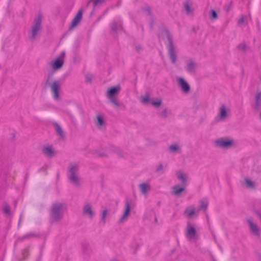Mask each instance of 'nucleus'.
I'll use <instances>...</instances> for the list:
<instances>
[{
    "instance_id": "f257e3e1",
    "label": "nucleus",
    "mask_w": 261,
    "mask_h": 261,
    "mask_svg": "<svg viewBox=\"0 0 261 261\" xmlns=\"http://www.w3.org/2000/svg\"><path fill=\"white\" fill-rule=\"evenodd\" d=\"M64 204L56 202L52 204L49 212V221L50 223H56L60 221L63 217V209Z\"/></svg>"
},
{
    "instance_id": "f03ea898",
    "label": "nucleus",
    "mask_w": 261,
    "mask_h": 261,
    "mask_svg": "<svg viewBox=\"0 0 261 261\" xmlns=\"http://www.w3.org/2000/svg\"><path fill=\"white\" fill-rule=\"evenodd\" d=\"M52 75H48L45 80V87H49L55 100H59L60 99V91L61 84L59 80H54L51 82Z\"/></svg>"
},
{
    "instance_id": "7ed1b4c3",
    "label": "nucleus",
    "mask_w": 261,
    "mask_h": 261,
    "mask_svg": "<svg viewBox=\"0 0 261 261\" xmlns=\"http://www.w3.org/2000/svg\"><path fill=\"white\" fill-rule=\"evenodd\" d=\"M79 166L76 164H71L67 171V177L71 182L76 186L80 185L79 179L77 176Z\"/></svg>"
},
{
    "instance_id": "20e7f679",
    "label": "nucleus",
    "mask_w": 261,
    "mask_h": 261,
    "mask_svg": "<svg viewBox=\"0 0 261 261\" xmlns=\"http://www.w3.org/2000/svg\"><path fill=\"white\" fill-rule=\"evenodd\" d=\"M120 91V87L118 85L111 87L107 91V97L110 99V102L117 108L119 107L120 105L117 99L115 96V94L119 92Z\"/></svg>"
},
{
    "instance_id": "39448f33",
    "label": "nucleus",
    "mask_w": 261,
    "mask_h": 261,
    "mask_svg": "<svg viewBox=\"0 0 261 261\" xmlns=\"http://www.w3.org/2000/svg\"><path fill=\"white\" fill-rule=\"evenodd\" d=\"M166 33L167 40L168 41V48L169 55L171 59V62L174 64L176 61V55L173 43L172 36L170 34V33L168 31L166 32Z\"/></svg>"
},
{
    "instance_id": "423d86ee",
    "label": "nucleus",
    "mask_w": 261,
    "mask_h": 261,
    "mask_svg": "<svg viewBox=\"0 0 261 261\" xmlns=\"http://www.w3.org/2000/svg\"><path fill=\"white\" fill-rule=\"evenodd\" d=\"M41 22L42 17L40 15H39L38 17L35 19V23L32 26L31 30V37L30 39L32 41H34L36 39V37L38 34V32L41 29Z\"/></svg>"
},
{
    "instance_id": "0eeeda50",
    "label": "nucleus",
    "mask_w": 261,
    "mask_h": 261,
    "mask_svg": "<svg viewBox=\"0 0 261 261\" xmlns=\"http://www.w3.org/2000/svg\"><path fill=\"white\" fill-rule=\"evenodd\" d=\"M214 143L216 146L228 149L233 144L234 141L232 139L230 140L226 138H222L215 140Z\"/></svg>"
},
{
    "instance_id": "6e6552de",
    "label": "nucleus",
    "mask_w": 261,
    "mask_h": 261,
    "mask_svg": "<svg viewBox=\"0 0 261 261\" xmlns=\"http://www.w3.org/2000/svg\"><path fill=\"white\" fill-rule=\"evenodd\" d=\"M196 230L195 228L190 223H188L186 228V236L189 241L196 239Z\"/></svg>"
},
{
    "instance_id": "1a4fd4ad",
    "label": "nucleus",
    "mask_w": 261,
    "mask_h": 261,
    "mask_svg": "<svg viewBox=\"0 0 261 261\" xmlns=\"http://www.w3.org/2000/svg\"><path fill=\"white\" fill-rule=\"evenodd\" d=\"M178 84L184 92L187 93L190 91V87L189 85L183 78L179 77Z\"/></svg>"
},
{
    "instance_id": "9d476101",
    "label": "nucleus",
    "mask_w": 261,
    "mask_h": 261,
    "mask_svg": "<svg viewBox=\"0 0 261 261\" xmlns=\"http://www.w3.org/2000/svg\"><path fill=\"white\" fill-rule=\"evenodd\" d=\"M83 213L84 215L88 216L90 219H92L94 215V213L90 204H87L84 206Z\"/></svg>"
},
{
    "instance_id": "9b49d317",
    "label": "nucleus",
    "mask_w": 261,
    "mask_h": 261,
    "mask_svg": "<svg viewBox=\"0 0 261 261\" xmlns=\"http://www.w3.org/2000/svg\"><path fill=\"white\" fill-rule=\"evenodd\" d=\"M82 17V11L81 10H80L78 11L76 16L72 20L70 29H72L74 27H75L76 25H77L81 21Z\"/></svg>"
},
{
    "instance_id": "f8f14e48",
    "label": "nucleus",
    "mask_w": 261,
    "mask_h": 261,
    "mask_svg": "<svg viewBox=\"0 0 261 261\" xmlns=\"http://www.w3.org/2000/svg\"><path fill=\"white\" fill-rule=\"evenodd\" d=\"M43 154L47 157L51 158L55 155V151L51 146H47L43 148Z\"/></svg>"
},
{
    "instance_id": "ddd939ff",
    "label": "nucleus",
    "mask_w": 261,
    "mask_h": 261,
    "mask_svg": "<svg viewBox=\"0 0 261 261\" xmlns=\"http://www.w3.org/2000/svg\"><path fill=\"white\" fill-rule=\"evenodd\" d=\"M247 222L249 224V226L251 231L255 235L259 236L260 231L258 227L254 224L251 219H247Z\"/></svg>"
},
{
    "instance_id": "4468645a",
    "label": "nucleus",
    "mask_w": 261,
    "mask_h": 261,
    "mask_svg": "<svg viewBox=\"0 0 261 261\" xmlns=\"http://www.w3.org/2000/svg\"><path fill=\"white\" fill-rule=\"evenodd\" d=\"M261 106V91H257L255 95V103L253 108L255 110H258Z\"/></svg>"
},
{
    "instance_id": "2eb2a0df",
    "label": "nucleus",
    "mask_w": 261,
    "mask_h": 261,
    "mask_svg": "<svg viewBox=\"0 0 261 261\" xmlns=\"http://www.w3.org/2000/svg\"><path fill=\"white\" fill-rule=\"evenodd\" d=\"M56 132L58 135L61 139H64L65 138V134L60 125L57 122H55L53 123Z\"/></svg>"
},
{
    "instance_id": "dca6fc26",
    "label": "nucleus",
    "mask_w": 261,
    "mask_h": 261,
    "mask_svg": "<svg viewBox=\"0 0 261 261\" xmlns=\"http://www.w3.org/2000/svg\"><path fill=\"white\" fill-rule=\"evenodd\" d=\"M196 67V64L195 62L190 60L186 66V70L189 73H194Z\"/></svg>"
},
{
    "instance_id": "f3484780",
    "label": "nucleus",
    "mask_w": 261,
    "mask_h": 261,
    "mask_svg": "<svg viewBox=\"0 0 261 261\" xmlns=\"http://www.w3.org/2000/svg\"><path fill=\"white\" fill-rule=\"evenodd\" d=\"M63 64L64 61L58 58L51 63V66L53 69H58L63 66Z\"/></svg>"
},
{
    "instance_id": "a211bd4d",
    "label": "nucleus",
    "mask_w": 261,
    "mask_h": 261,
    "mask_svg": "<svg viewBox=\"0 0 261 261\" xmlns=\"http://www.w3.org/2000/svg\"><path fill=\"white\" fill-rule=\"evenodd\" d=\"M184 7L187 14L190 15L193 14L194 9L192 8L191 5L189 1H186L184 3Z\"/></svg>"
},
{
    "instance_id": "6ab92c4d",
    "label": "nucleus",
    "mask_w": 261,
    "mask_h": 261,
    "mask_svg": "<svg viewBox=\"0 0 261 261\" xmlns=\"http://www.w3.org/2000/svg\"><path fill=\"white\" fill-rule=\"evenodd\" d=\"M140 191L142 194L146 195L150 190V186L146 183H142L139 185Z\"/></svg>"
},
{
    "instance_id": "aec40b11",
    "label": "nucleus",
    "mask_w": 261,
    "mask_h": 261,
    "mask_svg": "<svg viewBox=\"0 0 261 261\" xmlns=\"http://www.w3.org/2000/svg\"><path fill=\"white\" fill-rule=\"evenodd\" d=\"M130 210V203L128 201H126L125 202V211L124 212L123 215L121 216V219H120L121 221L123 220V219H124V218H125L128 216V215L129 213Z\"/></svg>"
},
{
    "instance_id": "412c9836",
    "label": "nucleus",
    "mask_w": 261,
    "mask_h": 261,
    "mask_svg": "<svg viewBox=\"0 0 261 261\" xmlns=\"http://www.w3.org/2000/svg\"><path fill=\"white\" fill-rule=\"evenodd\" d=\"M173 192L176 195H179L185 190V187H180V185H177L173 187Z\"/></svg>"
},
{
    "instance_id": "4be33fe9",
    "label": "nucleus",
    "mask_w": 261,
    "mask_h": 261,
    "mask_svg": "<svg viewBox=\"0 0 261 261\" xmlns=\"http://www.w3.org/2000/svg\"><path fill=\"white\" fill-rule=\"evenodd\" d=\"M195 213L194 207H188L186 208L185 214L189 218L191 217Z\"/></svg>"
},
{
    "instance_id": "5701e85b",
    "label": "nucleus",
    "mask_w": 261,
    "mask_h": 261,
    "mask_svg": "<svg viewBox=\"0 0 261 261\" xmlns=\"http://www.w3.org/2000/svg\"><path fill=\"white\" fill-rule=\"evenodd\" d=\"M200 205L199 207V210H203L205 211L207 210L208 205V200L205 199L204 200H201L200 201Z\"/></svg>"
},
{
    "instance_id": "b1692460",
    "label": "nucleus",
    "mask_w": 261,
    "mask_h": 261,
    "mask_svg": "<svg viewBox=\"0 0 261 261\" xmlns=\"http://www.w3.org/2000/svg\"><path fill=\"white\" fill-rule=\"evenodd\" d=\"M178 178L181 180L182 186L184 187L187 186V177L181 172H179L177 174Z\"/></svg>"
},
{
    "instance_id": "393cba45",
    "label": "nucleus",
    "mask_w": 261,
    "mask_h": 261,
    "mask_svg": "<svg viewBox=\"0 0 261 261\" xmlns=\"http://www.w3.org/2000/svg\"><path fill=\"white\" fill-rule=\"evenodd\" d=\"M122 29L121 23H118L116 21H113L111 24V30L114 32H116L118 30Z\"/></svg>"
},
{
    "instance_id": "a878e982",
    "label": "nucleus",
    "mask_w": 261,
    "mask_h": 261,
    "mask_svg": "<svg viewBox=\"0 0 261 261\" xmlns=\"http://www.w3.org/2000/svg\"><path fill=\"white\" fill-rule=\"evenodd\" d=\"M227 115V112L225 106L224 105L222 106L220 108L219 116L220 118H224Z\"/></svg>"
},
{
    "instance_id": "bb28decb",
    "label": "nucleus",
    "mask_w": 261,
    "mask_h": 261,
    "mask_svg": "<svg viewBox=\"0 0 261 261\" xmlns=\"http://www.w3.org/2000/svg\"><path fill=\"white\" fill-rule=\"evenodd\" d=\"M245 184H246V186L248 188H254V184L253 182H252L251 180L248 179H245L244 180Z\"/></svg>"
},
{
    "instance_id": "cd10ccee",
    "label": "nucleus",
    "mask_w": 261,
    "mask_h": 261,
    "mask_svg": "<svg viewBox=\"0 0 261 261\" xmlns=\"http://www.w3.org/2000/svg\"><path fill=\"white\" fill-rule=\"evenodd\" d=\"M218 15L216 11L212 9L210 11V18L212 20H215L218 18Z\"/></svg>"
},
{
    "instance_id": "c85d7f7f",
    "label": "nucleus",
    "mask_w": 261,
    "mask_h": 261,
    "mask_svg": "<svg viewBox=\"0 0 261 261\" xmlns=\"http://www.w3.org/2000/svg\"><path fill=\"white\" fill-rule=\"evenodd\" d=\"M108 214V211L107 210H105L102 212L101 218V220L103 222V224L106 223V219Z\"/></svg>"
},
{
    "instance_id": "c756f323",
    "label": "nucleus",
    "mask_w": 261,
    "mask_h": 261,
    "mask_svg": "<svg viewBox=\"0 0 261 261\" xmlns=\"http://www.w3.org/2000/svg\"><path fill=\"white\" fill-rule=\"evenodd\" d=\"M3 212L6 214H9L10 213V208L9 205L5 203L3 207Z\"/></svg>"
},
{
    "instance_id": "7c9ffc66",
    "label": "nucleus",
    "mask_w": 261,
    "mask_h": 261,
    "mask_svg": "<svg viewBox=\"0 0 261 261\" xmlns=\"http://www.w3.org/2000/svg\"><path fill=\"white\" fill-rule=\"evenodd\" d=\"M237 47L240 50L245 51L246 48V45L245 43H241L239 44H238Z\"/></svg>"
},
{
    "instance_id": "2f4dec72",
    "label": "nucleus",
    "mask_w": 261,
    "mask_h": 261,
    "mask_svg": "<svg viewBox=\"0 0 261 261\" xmlns=\"http://www.w3.org/2000/svg\"><path fill=\"white\" fill-rule=\"evenodd\" d=\"M142 9L143 11L147 12L149 15H151V8L149 6L143 7L142 8Z\"/></svg>"
},
{
    "instance_id": "473e14b6",
    "label": "nucleus",
    "mask_w": 261,
    "mask_h": 261,
    "mask_svg": "<svg viewBox=\"0 0 261 261\" xmlns=\"http://www.w3.org/2000/svg\"><path fill=\"white\" fill-rule=\"evenodd\" d=\"M169 149L172 151H175L179 149V147L176 145H171L169 146Z\"/></svg>"
},
{
    "instance_id": "72a5a7b5",
    "label": "nucleus",
    "mask_w": 261,
    "mask_h": 261,
    "mask_svg": "<svg viewBox=\"0 0 261 261\" xmlns=\"http://www.w3.org/2000/svg\"><path fill=\"white\" fill-rule=\"evenodd\" d=\"M151 103L153 105V106H155L156 107H159L161 103H162V100H156V101H152L151 102Z\"/></svg>"
},
{
    "instance_id": "f704fd0d",
    "label": "nucleus",
    "mask_w": 261,
    "mask_h": 261,
    "mask_svg": "<svg viewBox=\"0 0 261 261\" xmlns=\"http://www.w3.org/2000/svg\"><path fill=\"white\" fill-rule=\"evenodd\" d=\"M97 123L99 126H102L103 124V120L102 117L100 116L97 117Z\"/></svg>"
},
{
    "instance_id": "c9c22d12",
    "label": "nucleus",
    "mask_w": 261,
    "mask_h": 261,
    "mask_svg": "<svg viewBox=\"0 0 261 261\" xmlns=\"http://www.w3.org/2000/svg\"><path fill=\"white\" fill-rule=\"evenodd\" d=\"M160 115L163 118H166L167 117V109H165L160 113Z\"/></svg>"
},
{
    "instance_id": "e433bc0d",
    "label": "nucleus",
    "mask_w": 261,
    "mask_h": 261,
    "mask_svg": "<svg viewBox=\"0 0 261 261\" xmlns=\"http://www.w3.org/2000/svg\"><path fill=\"white\" fill-rule=\"evenodd\" d=\"M105 2V0H94V2L93 3V5L95 7L98 4H101Z\"/></svg>"
},
{
    "instance_id": "4c0bfd02",
    "label": "nucleus",
    "mask_w": 261,
    "mask_h": 261,
    "mask_svg": "<svg viewBox=\"0 0 261 261\" xmlns=\"http://www.w3.org/2000/svg\"><path fill=\"white\" fill-rule=\"evenodd\" d=\"M150 98H149V96H144L142 98V102H143V103H146L147 102H148Z\"/></svg>"
},
{
    "instance_id": "58836bf2",
    "label": "nucleus",
    "mask_w": 261,
    "mask_h": 261,
    "mask_svg": "<svg viewBox=\"0 0 261 261\" xmlns=\"http://www.w3.org/2000/svg\"><path fill=\"white\" fill-rule=\"evenodd\" d=\"M245 21L244 17L242 16L238 21V24H241L244 23Z\"/></svg>"
},
{
    "instance_id": "ea45409f",
    "label": "nucleus",
    "mask_w": 261,
    "mask_h": 261,
    "mask_svg": "<svg viewBox=\"0 0 261 261\" xmlns=\"http://www.w3.org/2000/svg\"><path fill=\"white\" fill-rule=\"evenodd\" d=\"M163 164L162 163H160L159 164V165L158 166V168H156V171L157 172H160L161 170H162L163 169Z\"/></svg>"
},
{
    "instance_id": "a19ab883",
    "label": "nucleus",
    "mask_w": 261,
    "mask_h": 261,
    "mask_svg": "<svg viewBox=\"0 0 261 261\" xmlns=\"http://www.w3.org/2000/svg\"><path fill=\"white\" fill-rule=\"evenodd\" d=\"M255 213L261 220V212L260 211L256 210Z\"/></svg>"
},
{
    "instance_id": "79ce46f5",
    "label": "nucleus",
    "mask_w": 261,
    "mask_h": 261,
    "mask_svg": "<svg viewBox=\"0 0 261 261\" xmlns=\"http://www.w3.org/2000/svg\"><path fill=\"white\" fill-rule=\"evenodd\" d=\"M34 235L32 233H29V234H27L25 235H24L23 237V239H27L29 237H31V236H33Z\"/></svg>"
},
{
    "instance_id": "37998d69",
    "label": "nucleus",
    "mask_w": 261,
    "mask_h": 261,
    "mask_svg": "<svg viewBox=\"0 0 261 261\" xmlns=\"http://www.w3.org/2000/svg\"><path fill=\"white\" fill-rule=\"evenodd\" d=\"M91 81V77L90 76H87L86 77V82H90Z\"/></svg>"
},
{
    "instance_id": "c03bdc74",
    "label": "nucleus",
    "mask_w": 261,
    "mask_h": 261,
    "mask_svg": "<svg viewBox=\"0 0 261 261\" xmlns=\"http://www.w3.org/2000/svg\"><path fill=\"white\" fill-rule=\"evenodd\" d=\"M136 48L137 50L138 51H139L140 50V49L141 48V46H137L136 47Z\"/></svg>"
},
{
    "instance_id": "a18cd8bd",
    "label": "nucleus",
    "mask_w": 261,
    "mask_h": 261,
    "mask_svg": "<svg viewBox=\"0 0 261 261\" xmlns=\"http://www.w3.org/2000/svg\"><path fill=\"white\" fill-rule=\"evenodd\" d=\"M90 1H93V3L94 2V0H90L88 3H89Z\"/></svg>"
},
{
    "instance_id": "49530a36",
    "label": "nucleus",
    "mask_w": 261,
    "mask_h": 261,
    "mask_svg": "<svg viewBox=\"0 0 261 261\" xmlns=\"http://www.w3.org/2000/svg\"><path fill=\"white\" fill-rule=\"evenodd\" d=\"M260 118L261 119V112L260 113Z\"/></svg>"
},
{
    "instance_id": "de8ad7c7",
    "label": "nucleus",
    "mask_w": 261,
    "mask_h": 261,
    "mask_svg": "<svg viewBox=\"0 0 261 261\" xmlns=\"http://www.w3.org/2000/svg\"><path fill=\"white\" fill-rule=\"evenodd\" d=\"M62 55H65V53H62Z\"/></svg>"
}]
</instances>
